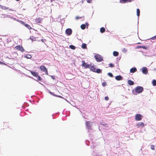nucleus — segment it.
Instances as JSON below:
<instances>
[{
	"label": "nucleus",
	"mask_w": 156,
	"mask_h": 156,
	"mask_svg": "<svg viewBox=\"0 0 156 156\" xmlns=\"http://www.w3.org/2000/svg\"><path fill=\"white\" fill-rule=\"evenodd\" d=\"M94 57L98 62H101L103 60V57L101 55L98 54L95 55Z\"/></svg>",
	"instance_id": "f257e3e1"
},
{
	"label": "nucleus",
	"mask_w": 156,
	"mask_h": 156,
	"mask_svg": "<svg viewBox=\"0 0 156 156\" xmlns=\"http://www.w3.org/2000/svg\"><path fill=\"white\" fill-rule=\"evenodd\" d=\"M143 87L140 86H137L135 88V91L138 93H140L143 91Z\"/></svg>",
	"instance_id": "f03ea898"
},
{
	"label": "nucleus",
	"mask_w": 156,
	"mask_h": 156,
	"mask_svg": "<svg viewBox=\"0 0 156 156\" xmlns=\"http://www.w3.org/2000/svg\"><path fill=\"white\" fill-rule=\"evenodd\" d=\"M41 71L44 72L46 75H48V71L47 69L44 66L42 65L40 67Z\"/></svg>",
	"instance_id": "7ed1b4c3"
},
{
	"label": "nucleus",
	"mask_w": 156,
	"mask_h": 156,
	"mask_svg": "<svg viewBox=\"0 0 156 156\" xmlns=\"http://www.w3.org/2000/svg\"><path fill=\"white\" fill-rule=\"evenodd\" d=\"M16 49L22 52H24L25 51L24 49L21 45H17L15 47Z\"/></svg>",
	"instance_id": "20e7f679"
},
{
	"label": "nucleus",
	"mask_w": 156,
	"mask_h": 156,
	"mask_svg": "<svg viewBox=\"0 0 156 156\" xmlns=\"http://www.w3.org/2000/svg\"><path fill=\"white\" fill-rule=\"evenodd\" d=\"M142 115L140 114H137L135 115V120L137 121H140L142 119Z\"/></svg>",
	"instance_id": "39448f33"
},
{
	"label": "nucleus",
	"mask_w": 156,
	"mask_h": 156,
	"mask_svg": "<svg viewBox=\"0 0 156 156\" xmlns=\"http://www.w3.org/2000/svg\"><path fill=\"white\" fill-rule=\"evenodd\" d=\"M66 33L68 35H70L72 33V30L70 28H68L66 30Z\"/></svg>",
	"instance_id": "423d86ee"
},
{
	"label": "nucleus",
	"mask_w": 156,
	"mask_h": 156,
	"mask_svg": "<svg viewBox=\"0 0 156 156\" xmlns=\"http://www.w3.org/2000/svg\"><path fill=\"white\" fill-rule=\"evenodd\" d=\"M144 123L142 122H139L136 125V126L138 128H142L144 127Z\"/></svg>",
	"instance_id": "0eeeda50"
},
{
	"label": "nucleus",
	"mask_w": 156,
	"mask_h": 156,
	"mask_svg": "<svg viewBox=\"0 0 156 156\" xmlns=\"http://www.w3.org/2000/svg\"><path fill=\"white\" fill-rule=\"evenodd\" d=\"M20 23L22 24L25 26L27 28L29 29H32V27L29 25L26 24L24 22L22 21H20Z\"/></svg>",
	"instance_id": "6e6552de"
},
{
	"label": "nucleus",
	"mask_w": 156,
	"mask_h": 156,
	"mask_svg": "<svg viewBox=\"0 0 156 156\" xmlns=\"http://www.w3.org/2000/svg\"><path fill=\"white\" fill-rule=\"evenodd\" d=\"M82 66L86 68H89V65L87 64L84 61H82Z\"/></svg>",
	"instance_id": "1a4fd4ad"
},
{
	"label": "nucleus",
	"mask_w": 156,
	"mask_h": 156,
	"mask_svg": "<svg viewBox=\"0 0 156 156\" xmlns=\"http://www.w3.org/2000/svg\"><path fill=\"white\" fill-rule=\"evenodd\" d=\"M42 19H41L40 17L36 18L35 20V23H41L42 21Z\"/></svg>",
	"instance_id": "9d476101"
},
{
	"label": "nucleus",
	"mask_w": 156,
	"mask_h": 156,
	"mask_svg": "<svg viewBox=\"0 0 156 156\" xmlns=\"http://www.w3.org/2000/svg\"><path fill=\"white\" fill-rule=\"evenodd\" d=\"M142 72L144 74H147L148 72L147 69L146 67H144L142 68Z\"/></svg>",
	"instance_id": "9b49d317"
},
{
	"label": "nucleus",
	"mask_w": 156,
	"mask_h": 156,
	"mask_svg": "<svg viewBox=\"0 0 156 156\" xmlns=\"http://www.w3.org/2000/svg\"><path fill=\"white\" fill-rule=\"evenodd\" d=\"M86 126L89 129H91V127L90 124V121H87L86 122Z\"/></svg>",
	"instance_id": "f8f14e48"
},
{
	"label": "nucleus",
	"mask_w": 156,
	"mask_h": 156,
	"mask_svg": "<svg viewBox=\"0 0 156 156\" xmlns=\"http://www.w3.org/2000/svg\"><path fill=\"white\" fill-rule=\"evenodd\" d=\"M30 72L34 76H37L38 73H37L35 71H30Z\"/></svg>",
	"instance_id": "ddd939ff"
},
{
	"label": "nucleus",
	"mask_w": 156,
	"mask_h": 156,
	"mask_svg": "<svg viewBox=\"0 0 156 156\" xmlns=\"http://www.w3.org/2000/svg\"><path fill=\"white\" fill-rule=\"evenodd\" d=\"M115 79L117 80H120L122 79V77L121 76L119 75L116 76Z\"/></svg>",
	"instance_id": "4468645a"
},
{
	"label": "nucleus",
	"mask_w": 156,
	"mask_h": 156,
	"mask_svg": "<svg viewBox=\"0 0 156 156\" xmlns=\"http://www.w3.org/2000/svg\"><path fill=\"white\" fill-rule=\"evenodd\" d=\"M137 71L136 68H132L130 69V72L131 73H134Z\"/></svg>",
	"instance_id": "2eb2a0df"
},
{
	"label": "nucleus",
	"mask_w": 156,
	"mask_h": 156,
	"mask_svg": "<svg viewBox=\"0 0 156 156\" xmlns=\"http://www.w3.org/2000/svg\"><path fill=\"white\" fill-rule=\"evenodd\" d=\"M127 83L130 86L134 84V82L130 80H128L127 81Z\"/></svg>",
	"instance_id": "dca6fc26"
},
{
	"label": "nucleus",
	"mask_w": 156,
	"mask_h": 156,
	"mask_svg": "<svg viewBox=\"0 0 156 156\" xmlns=\"http://www.w3.org/2000/svg\"><path fill=\"white\" fill-rule=\"evenodd\" d=\"M113 55L115 56H117L119 55V52L116 51H114L113 52Z\"/></svg>",
	"instance_id": "f3484780"
},
{
	"label": "nucleus",
	"mask_w": 156,
	"mask_h": 156,
	"mask_svg": "<svg viewBox=\"0 0 156 156\" xmlns=\"http://www.w3.org/2000/svg\"><path fill=\"white\" fill-rule=\"evenodd\" d=\"M95 72H96L98 73H101L102 72V71L100 69H96Z\"/></svg>",
	"instance_id": "a211bd4d"
},
{
	"label": "nucleus",
	"mask_w": 156,
	"mask_h": 156,
	"mask_svg": "<svg viewBox=\"0 0 156 156\" xmlns=\"http://www.w3.org/2000/svg\"><path fill=\"white\" fill-rule=\"evenodd\" d=\"M105 31V29L104 28L102 27L100 28V31L101 33L104 32Z\"/></svg>",
	"instance_id": "6ab92c4d"
},
{
	"label": "nucleus",
	"mask_w": 156,
	"mask_h": 156,
	"mask_svg": "<svg viewBox=\"0 0 156 156\" xmlns=\"http://www.w3.org/2000/svg\"><path fill=\"white\" fill-rule=\"evenodd\" d=\"M81 47L83 49H86V48H87L86 44L85 43L82 44Z\"/></svg>",
	"instance_id": "aec40b11"
},
{
	"label": "nucleus",
	"mask_w": 156,
	"mask_h": 156,
	"mask_svg": "<svg viewBox=\"0 0 156 156\" xmlns=\"http://www.w3.org/2000/svg\"><path fill=\"white\" fill-rule=\"evenodd\" d=\"M91 70L94 72H95L96 69L94 66H92L91 67Z\"/></svg>",
	"instance_id": "412c9836"
},
{
	"label": "nucleus",
	"mask_w": 156,
	"mask_h": 156,
	"mask_svg": "<svg viewBox=\"0 0 156 156\" xmlns=\"http://www.w3.org/2000/svg\"><path fill=\"white\" fill-rule=\"evenodd\" d=\"M81 28L82 30H84L85 29L86 25L84 24H82L81 25Z\"/></svg>",
	"instance_id": "4be33fe9"
},
{
	"label": "nucleus",
	"mask_w": 156,
	"mask_h": 156,
	"mask_svg": "<svg viewBox=\"0 0 156 156\" xmlns=\"http://www.w3.org/2000/svg\"><path fill=\"white\" fill-rule=\"evenodd\" d=\"M136 13H137V15L138 16H140V10L139 9H136Z\"/></svg>",
	"instance_id": "5701e85b"
},
{
	"label": "nucleus",
	"mask_w": 156,
	"mask_h": 156,
	"mask_svg": "<svg viewBox=\"0 0 156 156\" xmlns=\"http://www.w3.org/2000/svg\"><path fill=\"white\" fill-rule=\"evenodd\" d=\"M69 48L75 50L76 49V47L72 45H71L69 46Z\"/></svg>",
	"instance_id": "b1692460"
},
{
	"label": "nucleus",
	"mask_w": 156,
	"mask_h": 156,
	"mask_svg": "<svg viewBox=\"0 0 156 156\" xmlns=\"http://www.w3.org/2000/svg\"><path fill=\"white\" fill-rule=\"evenodd\" d=\"M152 83L153 86L156 85V80H154L152 82Z\"/></svg>",
	"instance_id": "393cba45"
},
{
	"label": "nucleus",
	"mask_w": 156,
	"mask_h": 156,
	"mask_svg": "<svg viewBox=\"0 0 156 156\" xmlns=\"http://www.w3.org/2000/svg\"><path fill=\"white\" fill-rule=\"evenodd\" d=\"M127 1V0H120V2L122 3H125Z\"/></svg>",
	"instance_id": "a878e982"
},
{
	"label": "nucleus",
	"mask_w": 156,
	"mask_h": 156,
	"mask_svg": "<svg viewBox=\"0 0 156 156\" xmlns=\"http://www.w3.org/2000/svg\"><path fill=\"white\" fill-rule=\"evenodd\" d=\"M26 57L27 58H32V56L29 54H28L26 55Z\"/></svg>",
	"instance_id": "bb28decb"
},
{
	"label": "nucleus",
	"mask_w": 156,
	"mask_h": 156,
	"mask_svg": "<svg viewBox=\"0 0 156 156\" xmlns=\"http://www.w3.org/2000/svg\"><path fill=\"white\" fill-rule=\"evenodd\" d=\"M1 8L2 9H9V7H6L5 6H2L1 7Z\"/></svg>",
	"instance_id": "cd10ccee"
},
{
	"label": "nucleus",
	"mask_w": 156,
	"mask_h": 156,
	"mask_svg": "<svg viewBox=\"0 0 156 156\" xmlns=\"http://www.w3.org/2000/svg\"><path fill=\"white\" fill-rule=\"evenodd\" d=\"M109 67H113L114 66V65L112 63H110L109 64Z\"/></svg>",
	"instance_id": "c85d7f7f"
},
{
	"label": "nucleus",
	"mask_w": 156,
	"mask_h": 156,
	"mask_svg": "<svg viewBox=\"0 0 156 156\" xmlns=\"http://www.w3.org/2000/svg\"><path fill=\"white\" fill-rule=\"evenodd\" d=\"M37 80L39 81H41L42 80V78L40 76H38V75L37 76Z\"/></svg>",
	"instance_id": "c756f323"
},
{
	"label": "nucleus",
	"mask_w": 156,
	"mask_h": 156,
	"mask_svg": "<svg viewBox=\"0 0 156 156\" xmlns=\"http://www.w3.org/2000/svg\"><path fill=\"white\" fill-rule=\"evenodd\" d=\"M108 75L111 77H113V75L111 73H108Z\"/></svg>",
	"instance_id": "7c9ffc66"
},
{
	"label": "nucleus",
	"mask_w": 156,
	"mask_h": 156,
	"mask_svg": "<svg viewBox=\"0 0 156 156\" xmlns=\"http://www.w3.org/2000/svg\"><path fill=\"white\" fill-rule=\"evenodd\" d=\"M151 148L152 150H154V146L153 145H151Z\"/></svg>",
	"instance_id": "2f4dec72"
},
{
	"label": "nucleus",
	"mask_w": 156,
	"mask_h": 156,
	"mask_svg": "<svg viewBox=\"0 0 156 156\" xmlns=\"http://www.w3.org/2000/svg\"><path fill=\"white\" fill-rule=\"evenodd\" d=\"M141 48H143L144 49H146L147 48L145 46H142L141 47H140Z\"/></svg>",
	"instance_id": "473e14b6"
},
{
	"label": "nucleus",
	"mask_w": 156,
	"mask_h": 156,
	"mask_svg": "<svg viewBox=\"0 0 156 156\" xmlns=\"http://www.w3.org/2000/svg\"><path fill=\"white\" fill-rule=\"evenodd\" d=\"M102 85L103 87H105L106 85V83L105 82H103L102 83Z\"/></svg>",
	"instance_id": "72a5a7b5"
},
{
	"label": "nucleus",
	"mask_w": 156,
	"mask_h": 156,
	"mask_svg": "<svg viewBox=\"0 0 156 156\" xmlns=\"http://www.w3.org/2000/svg\"><path fill=\"white\" fill-rule=\"evenodd\" d=\"M105 100L108 101L109 99L108 97V96L105 97Z\"/></svg>",
	"instance_id": "f704fd0d"
},
{
	"label": "nucleus",
	"mask_w": 156,
	"mask_h": 156,
	"mask_svg": "<svg viewBox=\"0 0 156 156\" xmlns=\"http://www.w3.org/2000/svg\"><path fill=\"white\" fill-rule=\"evenodd\" d=\"M151 39L152 40H154L155 39H156V35L152 37L151 38Z\"/></svg>",
	"instance_id": "c9c22d12"
},
{
	"label": "nucleus",
	"mask_w": 156,
	"mask_h": 156,
	"mask_svg": "<svg viewBox=\"0 0 156 156\" xmlns=\"http://www.w3.org/2000/svg\"><path fill=\"white\" fill-rule=\"evenodd\" d=\"M82 18V17H79L78 16H77L76 17V20H78L79 19H80V18Z\"/></svg>",
	"instance_id": "e433bc0d"
},
{
	"label": "nucleus",
	"mask_w": 156,
	"mask_h": 156,
	"mask_svg": "<svg viewBox=\"0 0 156 156\" xmlns=\"http://www.w3.org/2000/svg\"><path fill=\"white\" fill-rule=\"evenodd\" d=\"M134 1V0H127V1L129 2H131Z\"/></svg>",
	"instance_id": "4c0bfd02"
},
{
	"label": "nucleus",
	"mask_w": 156,
	"mask_h": 156,
	"mask_svg": "<svg viewBox=\"0 0 156 156\" xmlns=\"http://www.w3.org/2000/svg\"><path fill=\"white\" fill-rule=\"evenodd\" d=\"M87 1L88 3H90L91 2V0H87Z\"/></svg>",
	"instance_id": "58836bf2"
},
{
	"label": "nucleus",
	"mask_w": 156,
	"mask_h": 156,
	"mask_svg": "<svg viewBox=\"0 0 156 156\" xmlns=\"http://www.w3.org/2000/svg\"><path fill=\"white\" fill-rule=\"evenodd\" d=\"M0 64H5V63H4L3 62H1V61H0Z\"/></svg>",
	"instance_id": "ea45409f"
},
{
	"label": "nucleus",
	"mask_w": 156,
	"mask_h": 156,
	"mask_svg": "<svg viewBox=\"0 0 156 156\" xmlns=\"http://www.w3.org/2000/svg\"><path fill=\"white\" fill-rule=\"evenodd\" d=\"M122 51L124 52H126V50L125 49V48H124L122 50Z\"/></svg>",
	"instance_id": "a19ab883"
},
{
	"label": "nucleus",
	"mask_w": 156,
	"mask_h": 156,
	"mask_svg": "<svg viewBox=\"0 0 156 156\" xmlns=\"http://www.w3.org/2000/svg\"><path fill=\"white\" fill-rule=\"evenodd\" d=\"M141 46H138L137 47V48H140V47H141Z\"/></svg>",
	"instance_id": "79ce46f5"
},
{
	"label": "nucleus",
	"mask_w": 156,
	"mask_h": 156,
	"mask_svg": "<svg viewBox=\"0 0 156 156\" xmlns=\"http://www.w3.org/2000/svg\"><path fill=\"white\" fill-rule=\"evenodd\" d=\"M41 41L43 42H44V40L43 39H42L41 40Z\"/></svg>",
	"instance_id": "37998d69"
},
{
	"label": "nucleus",
	"mask_w": 156,
	"mask_h": 156,
	"mask_svg": "<svg viewBox=\"0 0 156 156\" xmlns=\"http://www.w3.org/2000/svg\"><path fill=\"white\" fill-rule=\"evenodd\" d=\"M58 97L60 98H62V97L61 96H58Z\"/></svg>",
	"instance_id": "c03bdc74"
},
{
	"label": "nucleus",
	"mask_w": 156,
	"mask_h": 156,
	"mask_svg": "<svg viewBox=\"0 0 156 156\" xmlns=\"http://www.w3.org/2000/svg\"><path fill=\"white\" fill-rule=\"evenodd\" d=\"M86 24L88 26V23H86Z\"/></svg>",
	"instance_id": "a18cd8bd"
},
{
	"label": "nucleus",
	"mask_w": 156,
	"mask_h": 156,
	"mask_svg": "<svg viewBox=\"0 0 156 156\" xmlns=\"http://www.w3.org/2000/svg\"><path fill=\"white\" fill-rule=\"evenodd\" d=\"M138 44H140V43H138Z\"/></svg>",
	"instance_id": "49530a36"
}]
</instances>
